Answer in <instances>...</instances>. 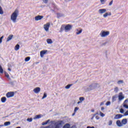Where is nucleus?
Segmentation results:
<instances>
[{"label": "nucleus", "instance_id": "obj_13", "mask_svg": "<svg viewBox=\"0 0 128 128\" xmlns=\"http://www.w3.org/2000/svg\"><path fill=\"white\" fill-rule=\"evenodd\" d=\"M116 124L118 126H122V124L120 120H118L116 122Z\"/></svg>", "mask_w": 128, "mask_h": 128}, {"label": "nucleus", "instance_id": "obj_18", "mask_svg": "<svg viewBox=\"0 0 128 128\" xmlns=\"http://www.w3.org/2000/svg\"><path fill=\"white\" fill-rule=\"evenodd\" d=\"M46 42H47V43L49 44H52V39H50V38L47 39Z\"/></svg>", "mask_w": 128, "mask_h": 128}, {"label": "nucleus", "instance_id": "obj_28", "mask_svg": "<svg viewBox=\"0 0 128 128\" xmlns=\"http://www.w3.org/2000/svg\"><path fill=\"white\" fill-rule=\"evenodd\" d=\"M114 92H118V88L116 87L114 88Z\"/></svg>", "mask_w": 128, "mask_h": 128}, {"label": "nucleus", "instance_id": "obj_32", "mask_svg": "<svg viewBox=\"0 0 128 128\" xmlns=\"http://www.w3.org/2000/svg\"><path fill=\"white\" fill-rule=\"evenodd\" d=\"M116 96H113L112 98V102H114L116 100Z\"/></svg>", "mask_w": 128, "mask_h": 128}, {"label": "nucleus", "instance_id": "obj_4", "mask_svg": "<svg viewBox=\"0 0 128 128\" xmlns=\"http://www.w3.org/2000/svg\"><path fill=\"white\" fill-rule=\"evenodd\" d=\"M14 96V92H8L6 94V96L8 98H12V96Z\"/></svg>", "mask_w": 128, "mask_h": 128}, {"label": "nucleus", "instance_id": "obj_54", "mask_svg": "<svg viewBox=\"0 0 128 128\" xmlns=\"http://www.w3.org/2000/svg\"><path fill=\"white\" fill-rule=\"evenodd\" d=\"M91 112H94V110H92Z\"/></svg>", "mask_w": 128, "mask_h": 128}, {"label": "nucleus", "instance_id": "obj_44", "mask_svg": "<svg viewBox=\"0 0 128 128\" xmlns=\"http://www.w3.org/2000/svg\"><path fill=\"white\" fill-rule=\"evenodd\" d=\"M124 116H128V110L125 112Z\"/></svg>", "mask_w": 128, "mask_h": 128}, {"label": "nucleus", "instance_id": "obj_57", "mask_svg": "<svg viewBox=\"0 0 128 128\" xmlns=\"http://www.w3.org/2000/svg\"><path fill=\"white\" fill-rule=\"evenodd\" d=\"M104 0H100V2H104Z\"/></svg>", "mask_w": 128, "mask_h": 128}, {"label": "nucleus", "instance_id": "obj_40", "mask_svg": "<svg viewBox=\"0 0 128 128\" xmlns=\"http://www.w3.org/2000/svg\"><path fill=\"white\" fill-rule=\"evenodd\" d=\"M110 101L107 102H106V106H110Z\"/></svg>", "mask_w": 128, "mask_h": 128}, {"label": "nucleus", "instance_id": "obj_33", "mask_svg": "<svg viewBox=\"0 0 128 128\" xmlns=\"http://www.w3.org/2000/svg\"><path fill=\"white\" fill-rule=\"evenodd\" d=\"M82 30H79L78 32H76V34H82Z\"/></svg>", "mask_w": 128, "mask_h": 128}, {"label": "nucleus", "instance_id": "obj_17", "mask_svg": "<svg viewBox=\"0 0 128 128\" xmlns=\"http://www.w3.org/2000/svg\"><path fill=\"white\" fill-rule=\"evenodd\" d=\"M63 128H70V124H66L63 127Z\"/></svg>", "mask_w": 128, "mask_h": 128}, {"label": "nucleus", "instance_id": "obj_47", "mask_svg": "<svg viewBox=\"0 0 128 128\" xmlns=\"http://www.w3.org/2000/svg\"><path fill=\"white\" fill-rule=\"evenodd\" d=\"M50 128V126H46L45 127L42 126L40 128Z\"/></svg>", "mask_w": 128, "mask_h": 128}, {"label": "nucleus", "instance_id": "obj_53", "mask_svg": "<svg viewBox=\"0 0 128 128\" xmlns=\"http://www.w3.org/2000/svg\"><path fill=\"white\" fill-rule=\"evenodd\" d=\"M80 102H82L81 101H79V102H78V104H80Z\"/></svg>", "mask_w": 128, "mask_h": 128}, {"label": "nucleus", "instance_id": "obj_11", "mask_svg": "<svg viewBox=\"0 0 128 128\" xmlns=\"http://www.w3.org/2000/svg\"><path fill=\"white\" fill-rule=\"evenodd\" d=\"M122 124H128V120L126 118H124L122 120Z\"/></svg>", "mask_w": 128, "mask_h": 128}, {"label": "nucleus", "instance_id": "obj_12", "mask_svg": "<svg viewBox=\"0 0 128 128\" xmlns=\"http://www.w3.org/2000/svg\"><path fill=\"white\" fill-rule=\"evenodd\" d=\"M12 38H14V35L12 34L10 35L7 38L6 42H10V40H12Z\"/></svg>", "mask_w": 128, "mask_h": 128}, {"label": "nucleus", "instance_id": "obj_30", "mask_svg": "<svg viewBox=\"0 0 128 128\" xmlns=\"http://www.w3.org/2000/svg\"><path fill=\"white\" fill-rule=\"evenodd\" d=\"M79 100L82 102L84 100V97H80Z\"/></svg>", "mask_w": 128, "mask_h": 128}, {"label": "nucleus", "instance_id": "obj_36", "mask_svg": "<svg viewBox=\"0 0 128 128\" xmlns=\"http://www.w3.org/2000/svg\"><path fill=\"white\" fill-rule=\"evenodd\" d=\"M112 120H110L108 122V126H112Z\"/></svg>", "mask_w": 128, "mask_h": 128}, {"label": "nucleus", "instance_id": "obj_24", "mask_svg": "<svg viewBox=\"0 0 128 128\" xmlns=\"http://www.w3.org/2000/svg\"><path fill=\"white\" fill-rule=\"evenodd\" d=\"M98 112H96V113L94 114H92V118H91V120H94V116H96V115H98Z\"/></svg>", "mask_w": 128, "mask_h": 128}, {"label": "nucleus", "instance_id": "obj_26", "mask_svg": "<svg viewBox=\"0 0 128 128\" xmlns=\"http://www.w3.org/2000/svg\"><path fill=\"white\" fill-rule=\"evenodd\" d=\"M30 60V57L28 56L25 58V62H28Z\"/></svg>", "mask_w": 128, "mask_h": 128}, {"label": "nucleus", "instance_id": "obj_10", "mask_svg": "<svg viewBox=\"0 0 128 128\" xmlns=\"http://www.w3.org/2000/svg\"><path fill=\"white\" fill-rule=\"evenodd\" d=\"M42 18H44V16L38 15L35 17V20H40Z\"/></svg>", "mask_w": 128, "mask_h": 128}, {"label": "nucleus", "instance_id": "obj_3", "mask_svg": "<svg viewBox=\"0 0 128 128\" xmlns=\"http://www.w3.org/2000/svg\"><path fill=\"white\" fill-rule=\"evenodd\" d=\"M64 28L65 32H70V30L72 28V25L68 24L64 26Z\"/></svg>", "mask_w": 128, "mask_h": 128}, {"label": "nucleus", "instance_id": "obj_9", "mask_svg": "<svg viewBox=\"0 0 128 128\" xmlns=\"http://www.w3.org/2000/svg\"><path fill=\"white\" fill-rule=\"evenodd\" d=\"M122 114H117L114 117V120H119V118H122Z\"/></svg>", "mask_w": 128, "mask_h": 128}, {"label": "nucleus", "instance_id": "obj_56", "mask_svg": "<svg viewBox=\"0 0 128 128\" xmlns=\"http://www.w3.org/2000/svg\"><path fill=\"white\" fill-rule=\"evenodd\" d=\"M86 128H91V127L90 126H88L86 127Z\"/></svg>", "mask_w": 128, "mask_h": 128}, {"label": "nucleus", "instance_id": "obj_29", "mask_svg": "<svg viewBox=\"0 0 128 128\" xmlns=\"http://www.w3.org/2000/svg\"><path fill=\"white\" fill-rule=\"evenodd\" d=\"M46 96H47L46 93H44V96L42 98V100H44V98H46Z\"/></svg>", "mask_w": 128, "mask_h": 128}, {"label": "nucleus", "instance_id": "obj_1", "mask_svg": "<svg viewBox=\"0 0 128 128\" xmlns=\"http://www.w3.org/2000/svg\"><path fill=\"white\" fill-rule=\"evenodd\" d=\"M18 16V10H16L12 14L10 18L13 22H16V18Z\"/></svg>", "mask_w": 128, "mask_h": 128}, {"label": "nucleus", "instance_id": "obj_7", "mask_svg": "<svg viewBox=\"0 0 128 128\" xmlns=\"http://www.w3.org/2000/svg\"><path fill=\"white\" fill-rule=\"evenodd\" d=\"M118 98L119 100H124V96L122 94V93L120 92L119 93Z\"/></svg>", "mask_w": 128, "mask_h": 128}, {"label": "nucleus", "instance_id": "obj_51", "mask_svg": "<svg viewBox=\"0 0 128 128\" xmlns=\"http://www.w3.org/2000/svg\"><path fill=\"white\" fill-rule=\"evenodd\" d=\"M104 110V107H102L101 108V110Z\"/></svg>", "mask_w": 128, "mask_h": 128}, {"label": "nucleus", "instance_id": "obj_34", "mask_svg": "<svg viewBox=\"0 0 128 128\" xmlns=\"http://www.w3.org/2000/svg\"><path fill=\"white\" fill-rule=\"evenodd\" d=\"M28 122H32V118H28L27 119Z\"/></svg>", "mask_w": 128, "mask_h": 128}, {"label": "nucleus", "instance_id": "obj_25", "mask_svg": "<svg viewBox=\"0 0 128 128\" xmlns=\"http://www.w3.org/2000/svg\"><path fill=\"white\" fill-rule=\"evenodd\" d=\"M10 122H4V125L6 126H10Z\"/></svg>", "mask_w": 128, "mask_h": 128}, {"label": "nucleus", "instance_id": "obj_35", "mask_svg": "<svg viewBox=\"0 0 128 128\" xmlns=\"http://www.w3.org/2000/svg\"><path fill=\"white\" fill-rule=\"evenodd\" d=\"M100 116H102V118H104V114L102 112H100Z\"/></svg>", "mask_w": 128, "mask_h": 128}, {"label": "nucleus", "instance_id": "obj_5", "mask_svg": "<svg viewBox=\"0 0 128 128\" xmlns=\"http://www.w3.org/2000/svg\"><path fill=\"white\" fill-rule=\"evenodd\" d=\"M50 24L48 22L46 23V24L44 25V28L46 32H48V28H50Z\"/></svg>", "mask_w": 128, "mask_h": 128}, {"label": "nucleus", "instance_id": "obj_41", "mask_svg": "<svg viewBox=\"0 0 128 128\" xmlns=\"http://www.w3.org/2000/svg\"><path fill=\"white\" fill-rule=\"evenodd\" d=\"M124 110L123 108L120 109V114H124Z\"/></svg>", "mask_w": 128, "mask_h": 128}, {"label": "nucleus", "instance_id": "obj_16", "mask_svg": "<svg viewBox=\"0 0 128 128\" xmlns=\"http://www.w3.org/2000/svg\"><path fill=\"white\" fill-rule=\"evenodd\" d=\"M6 97H2L1 98L2 102H6Z\"/></svg>", "mask_w": 128, "mask_h": 128}, {"label": "nucleus", "instance_id": "obj_45", "mask_svg": "<svg viewBox=\"0 0 128 128\" xmlns=\"http://www.w3.org/2000/svg\"><path fill=\"white\" fill-rule=\"evenodd\" d=\"M44 2V4H48V0H43Z\"/></svg>", "mask_w": 128, "mask_h": 128}, {"label": "nucleus", "instance_id": "obj_21", "mask_svg": "<svg viewBox=\"0 0 128 128\" xmlns=\"http://www.w3.org/2000/svg\"><path fill=\"white\" fill-rule=\"evenodd\" d=\"M72 86V84H69L65 87V88H66V90H68V88H70V86Z\"/></svg>", "mask_w": 128, "mask_h": 128}, {"label": "nucleus", "instance_id": "obj_2", "mask_svg": "<svg viewBox=\"0 0 128 128\" xmlns=\"http://www.w3.org/2000/svg\"><path fill=\"white\" fill-rule=\"evenodd\" d=\"M110 34V32L108 31H102L100 33V35L102 38H106V36H108Z\"/></svg>", "mask_w": 128, "mask_h": 128}, {"label": "nucleus", "instance_id": "obj_43", "mask_svg": "<svg viewBox=\"0 0 128 128\" xmlns=\"http://www.w3.org/2000/svg\"><path fill=\"white\" fill-rule=\"evenodd\" d=\"M78 108L76 107L74 110V112H76V111L78 110Z\"/></svg>", "mask_w": 128, "mask_h": 128}, {"label": "nucleus", "instance_id": "obj_6", "mask_svg": "<svg viewBox=\"0 0 128 128\" xmlns=\"http://www.w3.org/2000/svg\"><path fill=\"white\" fill-rule=\"evenodd\" d=\"M33 92L35 94H39L40 92V87H36L34 89Z\"/></svg>", "mask_w": 128, "mask_h": 128}, {"label": "nucleus", "instance_id": "obj_27", "mask_svg": "<svg viewBox=\"0 0 128 128\" xmlns=\"http://www.w3.org/2000/svg\"><path fill=\"white\" fill-rule=\"evenodd\" d=\"M4 74L5 76H6V78H10V75H8V72H5Z\"/></svg>", "mask_w": 128, "mask_h": 128}, {"label": "nucleus", "instance_id": "obj_38", "mask_svg": "<svg viewBox=\"0 0 128 128\" xmlns=\"http://www.w3.org/2000/svg\"><path fill=\"white\" fill-rule=\"evenodd\" d=\"M108 16V13L106 12L105 14L103 15V16H104V18H106V16Z\"/></svg>", "mask_w": 128, "mask_h": 128}, {"label": "nucleus", "instance_id": "obj_50", "mask_svg": "<svg viewBox=\"0 0 128 128\" xmlns=\"http://www.w3.org/2000/svg\"><path fill=\"white\" fill-rule=\"evenodd\" d=\"M104 104V102H102L100 103V106H103V104Z\"/></svg>", "mask_w": 128, "mask_h": 128}, {"label": "nucleus", "instance_id": "obj_23", "mask_svg": "<svg viewBox=\"0 0 128 128\" xmlns=\"http://www.w3.org/2000/svg\"><path fill=\"white\" fill-rule=\"evenodd\" d=\"M0 74H4V69H2V67L0 65Z\"/></svg>", "mask_w": 128, "mask_h": 128}, {"label": "nucleus", "instance_id": "obj_37", "mask_svg": "<svg viewBox=\"0 0 128 128\" xmlns=\"http://www.w3.org/2000/svg\"><path fill=\"white\" fill-rule=\"evenodd\" d=\"M42 118V116L40 115H36V118Z\"/></svg>", "mask_w": 128, "mask_h": 128}, {"label": "nucleus", "instance_id": "obj_52", "mask_svg": "<svg viewBox=\"0 0 128 128\" xmlns=\"http://www.w3.org/2000/svg\"><path fill=\"white\" fill-rule=\"evenodd\" d=\"M8 70H9V72H11L12 71V69H10V68H8Z\"/></svg>", "mask_w": 128, "mask_h": 128}, {"label": "nucleus", "instance_id": "obj_22", "mask_svg": "<svg viewBox=\"0 0 128 128\" xmlns=\"http://www.w3.org/2000/svg\"><path fill=\"white\" fill-rule=\"evenodd\" d=\"M0 14H4V10H2V8L0 6Z\"/></svg>", "mask_w": 128, "mask_h": 128}, {"label": "nucleus", "instance_id": "obj_55", "mask_svg": "<svg viewBox=\"0 0 128 128\" xmlns=\"http://www.w3.org/2000/svg\"><path fill=\"white\" fill-rule=\"evenodd\" d=\"M75 114H76V112H74V113L72 114V116H74Z\"/></svg>", "mask_w": 128, "mask_h": 128}, {"label": "nucleus", "instance_id": "obj_19", "mask_svg": "<svg viewBox=\"0 0 128 128\" xmlns=\"http://www.w3.org/2000/svg\"><path fill=\"white\" fill-rule=\"evenodd\" d=\"M14 50H20V44H17L14 48Z\"/></svg>", "mask_w": 128, "mask_h": 128}, {"label": "nucleus", "instance_id": "obj_58", "mask_svg": "<svg viewBox=\"0 0 128 128\" xmlns=\"http://www.w3.org/2000/svg\"><path fill=\"white\" fill-rule=\"evenodd\" d=\"M91 128H94V126H92Z\"/></svg>", "mask_w": 128, "mask_h": 128}, {"label": "nucleus", "instance_id": "obj_46", "mask_svg": "<svg viewBox=\"0 0 128 128\" xmlns=\"http://www.w3.org/2000/svg\"><path fill=\"white\" fill-rule=\"evenodd\" d=\"M114 0H111L110 2L109 3V6H112V2H113Z\"/></svg>", "mask_w": 128, "mask_h": 128}, {"label": "nucleus", "instance_id": "obj_15", "mask_svg": "<svg viewBox=\"0 0 128 128\" xmlns=\"http://www.w3.org/2000/svg\"><path fill=\"white\" fill-rule=\"evenodd\" d=\"M56 16L58 18H62V16H64V14L60 13H56Z\"/></svg>", "mask_w": 128, "mask_h": 128}, {"label": "nucleus", "instance_id": "obj_8", "mask_svg": "<svg viewBox=\"0 0 128 128\" xmlns=\"http://www.w3.org/2000/svg\"><path fill=\"white\" fill-rule=\"evenodd\" d=\"M48 52V50H43L40 52V56L41 58H44V56Z\"/></svg>", "mask_w": 128, "mask_h": 128}, {"label": "nucleus", "instance_id": "obj_14", "mask_svg": "<svg viewBox=\"0 0 128 128\" xmlns=\"http://www.w3.org/2000/svg\"><path fill=\"white\" fill-rule=\"evenodd\" d=\"M106 12V9H100L99 10V12L100 14H104Z\"/></svg>", "mask_w": 128, "mask_h": 128}, {"label": "nucleus", "instance_id": "obj_49", "mask_svg": "<svg viewBox=\"0 0 128 128\" xmlns=\"http://www.w3.org/2000/svg\"><path fill=\"white\" fill-rule=\"evenodd\" d=\"M128 102V99H126V100L124 101V103H127Z\"/></svg>", "mask_w": 128, "mask_h": 128}, {"label": "nucleus", "instance_id": "obj_48", "mask_svg": "<svg viewBox=\"0 0 128 128\" xmlns=\"http://www.w3.org/2000/svg\"><path fill=\"white\" fill-rule=\"evenodd\" d=\"M96 120H100V116H96Z\"/></svg>", "mask_w": 128, "mask_h": 128}, {"label": "nucleus", "instance_id": "obj_20", "mask_svg": "<svg viewBox=\"0 0 128 128\" xmlns=\"http://www.w3.org/2000/svg\"><path fill=\"white\" fill-rule=\"evenodd\" d=\"M48 122H50V120H46L45 122H43L42 123V126H46V124H48Z\"/></svg>", "mask_w": 128, "mask_h": 128}, {"label": "nucleus", "instance_id": "obj_31", "mask_svg": "<svg viewBox=\"0 0 128 128\" xmlns=\"http://www.w3.org/2000/svg\"><path fill=\"white\" fill-rule=\"evenodd\" d=\"M124 82V81L122 80H120L118 82V84H122Z\"/></svg>", "mask_w": 128, "mask_h": 128}, {"label": "nucleus", "instance_id": "obj_59", "mask_svg": "<svg viewBox=\"0 0 128 128\" xmlns=\"http://www.w3.org/2000/svg\"><path fill=\"white\" fill-rule=\"evenodd\" d=\"M20 128V127L18 126V127H17V128Z\"/></svg>", "mask_w": 128, "mask_h": 128}, {"label": "nucleus", "instance_id": "obj_39", "mask_svg": "<svg viewBox=\"0 0 128 128\" xmlns=\"http://www.w3.org/2000/svg\"><path fill=\"white\" fill-rule=\"evenodd\" d=\"M2 38H4V36H2L0 38V44H2Z\"/></svg>", "mask_w": 128, "mask_h": 128}, {"label": "nucleus", "instance_id": "obj_42", "mask_svg": "<svg viewBox=\"0 0 128 128\" xmlns=\"http://www.w3.org/2000/svg\"><path fill=\"white\" fill-rule=\"evenodd\" d=\"M123 106L125 108H128V105L126 104H124Z\"/></svg>", "mask_w": 128, "mask_h": 128}]
</instances>
